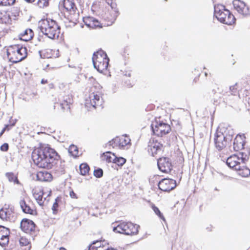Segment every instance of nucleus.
I'll list each match as a JSON object with an SVG mask.
<instances>
[{
    "label": "nucleus",
    "instance_id": "obj_21",
    "mask_svg": "<svg viewBox=\"0 0 250 250\" xmlns=\"http://www.w3.org/2000/svg\"><path fill=\"white\" fill-rule=\"evenodd\" d=\"M108 60H105L104 62H98L93 64L94 67L100 73H104V71H106L109 65Z\"/></svg>",
    "mask_w": 250,
    "mask_h": 250
},
{
    "label": "nucleus",
    "instance_id": "obj_29",
    "mask_svg": "<svg viewBox=\"0 0 250 250\" xmlns=\"http://www.w3.org/2000/svg\"><path fill=\"white\" fill-rule=\"evenodd\" d=\"M120 137H116L113 139L112 140L108 142L106 145V147H108L109 149L111 146L112 148L118 146L120 148Z\"/></svg>",
    "mask_w": 250,
    "mask_h": 250
},
{
    "label": "nucleus",
    "instance_id": "obj_17",
    "mask_svg": "<svg viewBox=\"0 0 250 250\" xmlns=\"http://www.w3.org/2000/svg\"><path fill=\"white\" fill-rule=\"evenodd\" d=\"M60 105L63 111H70V105L73 103V99L71 95H67L62 96L59 99Z\"/></svg>",
    "mask_w": 250,
    "mask_h": 250
},
{
    "label": "nucleus",
    "instance_id": "obj_52",
    "mask_svg": "<svg viewBox=\"0 0 250 250\" xmlns=\"http://www.w3.org/2000/svg\"><path fill=\"white\" fill-rule=\"evenodd\" d=\"M39 53L40 54V57H41V58H45V57L48 58V57H47V56H45V55H43V54H42V51H39Z\"/></svg>",
    "mask_w": 250,
    "mask_h": 250
},
{
    "label": "nucleus",
    "instance_id": "obj_56",
    "mask_svg": "<svg viewBox=\"0 0 250 250\" xmlns=\"http://www.w3.org/2000/svg\"><path fill=\"white\" fill-rule=\"evenodd\" d=\"M105 250H117L113 249V248H109V247H107Z\"/></svg>",
    "mask_w": 250,
    "mask_h": 250
},
{
    "label": "nucleus",
    "instance_id": "obj_59",
    "mask_svg": "<svg viewBox=\"0 0 250 250\" xmlns=\"http://www.w3.org/2000/svg\"><path fill=\"white\" fill-rule=\"evenodd\" d=\"M205 75L207 77L208 75V73L207 72L205 73Z\"/></svg>",
    "mask_w": 250,
    "mask_h": 250
},
{
    "label": "nucleus",
    "instance_id": "obj_20",
    "mask_svg": "<svg viewBox=\"0 0 250 250\" xmlns=\"http://www.w3.org/2000/svg\"><path fill=\"white\" fill-rule=\"evenodd\" d=\"M37 180L41 182H49L52 179L50 173L45 170L38 171L36 174Z\"/></svg>",
    "mask_w": 250,
    "mask_h": 250
},
{
    "label": "nucleus",
    "instance_id": "obj_1",
    "mask_svg": "<svg viewBox=\"0 0 250 250\" xmlns=\"http://www.w3.org/2000/svg\"><path fill=\"white\" fill-rule=\"evenodd\" d=\"M32 158L35 164L39 167L53 168L59 175L64 173V165L60 161V155L54 149L49 146L34 150L32 152Z\"/></svg>",
    "mask_w": 250,
    "mask_h": 250
},
{
    "label": "nucleus",
    "instance_id": "obj_45",
    "mask_svg": "<svg viewBox=\"0 0 250 250\" xmlns=\"http://www.w3.org/2000/svg\"><path fill=\"white\" fill-rule=\"evenodd\" d=\"M92 22H93V24L94 25V26H91L90 28H96L97 27H102L101 24L96 19L93 18V20H92Z\"/></svg>",
    "mask_w": 250,
    "mask_h": 250
},
{
    "label": "nucleus",
    "instance_id": "obj_5",
    "mask_svg": "<svg viewBox=\"0 0 250 250\" xmlns=\"http://www.w3.org/2000/svg\"><path fill=\"white\" fill-rule=\"evenodd\" d=\"M214 14L217 20L221 22L232 25L235 22V18L230 12L225 8V7L221 4H218L214 6Z\"/></svg>",
    "mask_w": 250,
    "mask_h": 250
},
{
    "label": "nucleus",
    "instance_id": "obj_19",
    "mask_svg": "<svg viewBox=\"0 0 250 250\" xmlns=\"http://www.w3.org/2000/svg\"><path fill=\"white\" fill-rule=\"evenodd\" d=\"M9 230L1 226H0V245L5 247L9 242Z\"/></svg>",
    "mask_w": 250,
    "mask_h": 250
},
{
    "label": "nucleus",
    "instance_id": "obj_22",
    "mask_svg": "<svg viewBox=\"0 0 250 250\" xmlns=\"http://www.w3.org/2000/svg\"><path fill=\"white\" fill-rule=\"evenodd\" d=\"M62 5L66 11L68 12H75L77 9L75 3L71 0H63Z\"/></svg>",
    "mask_w": 250,
    "mask_h": 250
},
{
    "label": "nucleus",
    "instance_id": "obj_13",
    "mask_svg": "<svg viewBox=\"0 0 250 250\" xmlns=\"http://www.w3.org/2000/svg\"><path fill=\"white\" fill-rule=\"evenodd\" d=\"M20 228L23 231L28 233L34 232L36 226L33 221L27 218H23L21 222Z\"/></svg>",
    "mask_w": 250,
    "mask_h": 250
},
{
    "label": "nucleus",
    "instance_id": "obj_16",
    "mask_svg": "<svg viewBox=\"0 0 250 250\" xmlns=\"http://www.w3.org/2000/svg\"><path fill=\"white\" fill-rule=\"evenodd\" d=\"M233 5L239 13L246 16L250 14L249 8L244 1L240 0H234Z\"/></svg>",
    "mask_w": 250,
    "mask_h": 250
},
{
    "label": "nucleus",
    "instance_id": "obj_49",
    "mask_svg": "<svg viewBox=\"0 0 250 250\" xmlns=\"http://www.w3.org/2000/svg\"><path fill=\"white\" fill-rule=\"evenodd\" d=\"M69 195L72 198H74V199L77 198L76 194L73 190H72L70 192Z\"/></svg>",
    "mask_w": 250,
    "mask_h": 250
},
{
    "label": "nucleus",
    "instance_id": "obj_9",
    "mask_svg": "<svg viewBox=\"0 0 250 250\" xmlns=\"http://www.w3.org/2000/svg\"><path fill=\"white\" fill-rule=\"evenodd\" d=\"M157 166L159 169L164 173H168L172 169L173 165L171 159L164 157L157 160Z\"/></svg>",
    "mask_w": 250,
    "mask_h": 250
},
{
    "label": "nucleus",
    "instance_id": "obj_31",
    "mask_svg": "<svg viewBox=\"0 0 250 250\" xmlns=\"http://www.w3.org/2000/svg\"><path fill=\"white\" fill-rule=\"evenodd\" d=\"M79 169L80 174L82 175H85L88 173L90 168L87 164L83 163L80 165Z\"/></svg>",
    "mask_w": 250,
    "mask_h": 250
},
{
    "label": "nucleus",
    "instance_id": "obj_12",
    "mask_svg": "<svg viewBox=\"0 0 250 250\" xmlns=\"http://www.w3.org/2000/svg\"><path fill=\"white\" fill-rule=\"evenodd\" d=\"M19 204L23 213L30 215L36 214V210L34 207L33 206L32 202L30 200L27 202L24 198H21Z\"/></svg>",
    "mask_w": 250,
    "mask_h": 250
},
{
    "label": "nucleus",
    "instance_id": "obj_10",
    "mask_svg": "<svg viewBox=\"0 0 250 250\" xmlns=\"http://www.w3.org/2000/svg\"><path fill=\"white\" fill-rule=\"evenodd\" d=\"M163 145L161 143L157 140L155 141L154 139L150 140L147 146V151L152 156L154 157L161 153L163 151Z\"/></svg>",
    "mask_w": 250,
    "mask_h": 250
},
{
    "label": "nucleus",
    "instance_id": "obj_58",
    "mask_svg": "<svg viewBox=\"0 0 250 250\" xmlns=\"http://www.w3.org/2000/svg\"><path fill=\"white\" fill-rule=\"evenodd\" d=\"M197 79H198V78H195L194 79V81L195 82H196Z\"/></svg>",
    "mask_w": 250,
    "mask_h": 250
},
{
    "label": "nucleus",
    "instance_id": "obj_35",
    "mask_svg": "<svg viewBox=\"0 0 250 250\" xmlns=\"http://www.w3.org/2000/svg\"><path fill=\"white\" fill-rule=\"evenodd\" d=\"M6 176L10 182H13L16 184L19 183L18 178L15 176L13 173L7 172L6 173Z\"/></svg>",
    "mask_w": 250,
    "mask_h": 250
},
{
    "label": "nucleus",
    "instance_id": "obj_15",
    "mask_svg": "<svg viewBox=\"0 0 250 250\" xmlns=\"http://www.w3.org/2000/svg\"><path fill=\"white\" fill-rule=\"evenodd\" d=\"M100 94L92 93L89 95V99L86 100L85 104L86 105L89 103L91 105L96 108L97 106H101L103 104V99Z\"/></svg>",
    "mask_w": 250,
    "mask_h": 250
},
{
    "label": "nucleus",
    "instance_id": "obj_30",
    "mask_svg": "<svg viewBox=\"0 0 250 250\" xmlns=\"http://www.w3.org/2000/svg\"><path fill=\"white\" fill-rule=\"evenodd\" d=\"M69 153L74 158H77L79 156V150L77 146L74 145L70 146L68 149Z\"/></svg>",
    "mask_w": 250,
    "mask_h": 250
},
{
    "label": "nucleus",
    "instance_id": "obj_6",
    "mask_svg": "<svg viewBox=\"0 0 250 250\" xmlns=\"http://www.w3.org/2000/svg\"><path fill=\"white\" fill-rule=\"evenodd\" d=\"M140 226L134 224L130 222H123L117 227L113 229V230L117 233L127 235H134L138 234Z\"/></svg>",
    "mask_w": 250,
    "mask_h": 250
},
{
    "label": "nucleus",
    "instance_id": "obj_50",
    "mask_svg": "<svg viewBox=\"0 0 250 250\" xmlns=\"http://www.w3.org/2000/svg\"><path fill=\"white\" fill-rule=\"evenodd\" d=\"M106 246H104V244L102 245V246H101V247H99L98 248H97V249H92V248L91 249V250H105L106 249Z\"/></svg>",
    "mask_w": 250,
    "mask_h": 250
},
{
    "label": "nucleus",
    "instance_id": "obj_60",
    "mask_svg": "<svg viewBox=\"0 0 250 250\" xmlns=\"http://www.w3.org/2000/svg\"><path fill=\"white\" fill-rule=\"evenodd\" d=\"M212 92H213L214 93H216V91H215L214 90H212Z\"/></svg>",
    "mask_w": 250,
    "mask_h": 250
},
{
    "label": "nucleus",
    "instance_id": "obj_25",
    "mask_svg": "<svg viewBox=\"0 0 250 250\" xmlns=\"http://www.w3.org/2000/svg\"><path fill=\"white\" fill-rule=\"evenodd\" d=\"M12 215L11 211L8 208H1L0 210V218L2 220L11 221L10 216Z\"/></svg>",
    "mask_w": 250,
    "mask_h": 250
},
{
    "label": "nucleus",
    "instance_id": "obj_18",
    "mask_svg": "<svg viewBox=\"0 0 250 250\" xmlns=\"http://www.w3.org/2000/svg\"><path fill=\"white\" fill-rule=\"evenodd\" d=\"M106 2L108 5L110 6L112 9V11L110 12L112 13L110 17H108L107 16L106 18L111 23H112L115 21L119 15V11L116 7L117 4L113 2V0H106Z\"/></svg>",
    "mask_w": 250,
    "mask_h": 250
},
{
    "label": "nucleus",
    "instance_id": "obj_7",
    "mask_svg": "<svg viewBox=\"0 0 250 250\" xmlns=\"http://www.w3.org/2000/svg\"><path fill=\"white\" fill-rule=\"evenodd\" d=\"M151 128L153 134L157 136H163L171 131L170 126L168 124L157 120L152 122Z\"/></svg>",
    "mask_w": 250,
    "mask_h": 250
},
{
    "label": "nucleus",
    "instance_id": "obj_32",
    "mask_svg": "<svg viewBox=\"0 0 250 250\" xmlns=\"http://www.w3.org/2000/svg\"><path fill=\"white\" fill-rule=\"evenodd\" d=\"M126 159L122 157H117L114 156V161L113 164H116L119 167L123 166L126 162Z\"/></svg>",
    "mask_w": 250,
    "mask_h": 250
},
{
    "label": "nucleus",
    "instance_id": "obj_27",
    "mask_svg": "<svg viewBox=\"0 0 250 250\" xmlns=\"http://www.w3.org/2000/svg\"><path fill=\"white\" fill-rule=\"evenodd\" d=\"M115 154L110 151H106L103 154L102 158L103 160H105L108 163L112 162L114 161Z\"/></svg>",
    "mask_w": 250,
    "mask_h": 250
},
{
    "label": "nucleus",
    "instance_id": "obj_44",
    "mask_svg": "<svg viewBox=\"0 0 250 250\" xmlns=\"http://www.w3.org/2000/svg\"><path fill=\"white\" fill-rule=\"evenodd\" d=\"M49 0H38V4L40 7H44L48 5Z\"/></svg>",
    "mask_w": 250,
    "mask_h": 250
},
{
    "label": "nucleus",
    "instance_id": "obj_39",
    "mask_svg": "<svg viewBox=\"0 0 250 250\" xmlns=\"http://www.w3.org/2000/svg\"><path fill=\"white\" fill-rule=\"evenodd\" d=\"M103 242V243H104ZM103 243H102L101 241H94L92 244L89 246V250H91V249H97V248L101 247L102 246V245Z\"/></svg>",
    "mask_w": 250,
    "mask_h": 250
},
{
    "label": "nucleus",
    "instance_id": "obj_24",
    "mask_svg": "<svg viewBox=\"0 0 250 250\" xmlns=\"http://www.w3.org/2000/svg\"><path fill=\"white\" fill-rule=\"evenodd\" d=\"M44 193L42 190L39 191H35L33 193V196L37 203L40 206H42L44 204V201L46 200V198L44 197L43 200V195Z\"/></svg>",
    "mask_w": 250,
    "mask_h": 250
},
{
    "label": "nucleus",
    "instance_id": "obj_11",
    "mask_svg": "<svg viewBox=\"0 0 250 250\" xmlns=\"http://www.w3.org/2000/svg\"><path fill=\"white\" fill-rule=\"evenodd\" d=\"M246 137L244 134L236 135L233 143V149L234 151L237 152L245 151L244 149H250L249 147H245Z\"/></svg>",
    "mask_w": 250,
    "mask_h": 250
},
{
    "label": "nucleus",
    "instance_id": "obj_40",
    "mask_svg": "<svg viewBox=\"0 0 250 250\" xmlns=\"http://www.w3.org/2000/svg\"><path fill=\"white\" fill-rule=\"evenodd\" d=\"M237 83H235L234 85L230 86L229 88V92L232 95H236L237 93Z\"/></svg>",
    "mask_w": 250,
    "mask_h": 250
},
{
    "label": "nucleus",
    "instance_id": "obj_54",
    "mask_svg": "<svg viewBox=\"0 0 250 250\" xmlns=\"http://www.w3.org/2000/svg\"><path fill=\"white\" fill-rule=\"evenodd\" d=\"M125 75L127 76V77H130L131 76V74L130 72H126L125 73Z\"/></svg>",
    "mask_w": 250,
    "mask_h": 250
},
{
    "label": "nucleus",
    "instance_id": "obj_36",
    "mask_svg": "<svg viewBox=\"0 0 250 250\" xmlns=\"http://www.w3.org/2000/svg\"><path fill=\"white\" fill-rule=\"evenodd\" d=\"M92 20H93V17H87L83 18V21L85 24L88 27L90 28L91 26H94L92 22Z\"/></svg>",
    "mask_w": 250,
    "mask_h": 250
},
{
    "label": "nucleus",
    "instance_id": "obj_4",
    "mask_svg": "<svg viewBox=\"0 0 250 250\" xmlns=\"http://www.w3.org/2000/svg\"><path fill=\"white\" fill-rule=\"evenodd\" d=\"M38 25L42 34L49 39L59 37L61 27L55 20L48 18L43 19L39 22Z\"/></svg>",
    "mask_w": 250,
    "mask_h": 250
},
{
    "label": "nucleus",
    "instance_id": "obj_42",
    "mask_svg": "<svg viewBox=\"0 0 250 250\" xmlns=\"http://www.w3.org/2000/svg\"><path fill=\"white\" fill-rule=\"evenodd\" d=\"M19 243L21 246H26L29 244V240L23 237H21L19 240Z\"/></svg>",
    "mask_w": 250,
    "mask_h": 250
},
{
    "label": "nucleus",
    "instance_id": "obj_51",
    "mask_svg": "<svg viewBox=\"0 0 250 250\" xmlns=\"http://www.w3.org/2000/svg\"><path fill=\"white\" fill-rule=\"evenodd\" d=\"M125 84H126V85L127 86H128V87H132V83L130 82V81H129V82H127V81L126 80V81H125Z\"/></svg>",
    "mask_w": 250,
    "mask_h": 250
},
{
    "label": "nucleus",
    "instance_id": "obj_37",
    "mask_svg": "<svg viewBox=\"0 0 250 250\" xmlns=\"http://www.w3.org/2000/svg\"><path fill=\"white\" fill-rule=\"evenodd\" d=\"M152 208L154 211V212L155 213V214L161 219H162L163 221H165L166 220H165V217H164L163 216V214L162 213H161V212L160 211V210H159V209L157 207H156L154 205H153L152 206Z\"/></svg>",
    "mask_w": 250,
    "mask_h": 250
},
{
    "label": "nucleus",
    "instance_id": "obj_55",
    "mask_svg": "<svg viewBox=\"0 0 250 250\" xmlns=\"http://www.w3.org/2000/svg\"><path fill=\"white\" fill-rule=\"evenodd\" d=\"M5 131V129H2L1 131L0 132V137H1L3 135V134L4 133V132Z\"/></svg>",
    "mask_w": 250,
    "mask_h": 250
},
{
    "label": "nucleus",
    "instance_id": "obj_41",
    "mask_svg": "<svg viewBox=\"0 0 250 250\" xmlns=\"http://www.w3.org/2000/svg\"><path fill=\"white\" fill-rule=\"evenodd\" d=\"M93 174L96 178H101L103 175V170L101 168H97L94 170Z\"/></svg>",
    "mask_w": 250,
    "mask_h": 250
},
{
    "label": "nucleus",
    "instance_id": "obj_23",
    "mask_svg": "<svg viewBox=\"0 0 250 250\" xmlns=\"http://www.w3.org/2000/svg\"><path fill=\"white\" fill-rule=\"evenodd\" d=\"M34 34L32 29H27L20 34V39L24 41H28L33 37Z\"/></svg>",
    "mask_w": 250,
    "mask_h": 250
},
{
    "label": "nucleus",
    "instance_id": "obj_8",
    "mask_svg": "<svg viewBox=\"0 0 250 250\" xmlns=\"http://www.w3.org/2000/svg\"><path fill=\"white\" fill-rule=\"evenodd\" d=\"M159 189L164 192H169L176 187L175 180L170 178H164L158 183Z\"/></svg>",
    "mask_w": 250,
    "mask_h": 250
},
{
    "label": "nucleus",
    "instance_id": "obj_43",
    "mask_svg": "<svg viewBox=\"0 0 250 250\" xmlns=\"http://www.w3.org/2000/svg\"><path fill=\"white\" fill-rule=\"evenodd\" d=\"M95 55L98 57H104L107 56L105 52H104V51H103L102 49H100V50H98L97 52H94L93 53V55Z\"/></svg>",
    "mask_w": 250,
    "mask_h": 250
},
{
    "label": "nucleus",
    "instance_id": "obj_34",
    "mask_svg": "<svg viewBox=\"0 0 250 250\" xmlns=\"http://www.w3.org/2000/svg\"><path fill=\"white\" fill-rule=\"evenodd\" d=\"M120 148H122L127 146L130 142V139L126 137H120Z\"/></svg>",
    "mask_w": 250,
    "mask_h": 250
},
{
    "label": "nucleus",
    "instance_id": "obj_57",
    "mask_svg": "<svg viewBox=\"0 0 250 250\" xmlns=\"http://www.w3.org/2000/svg\"><path fill=\"white\" fill-rule=\"evenodd\" d=\"M60 250H66L65 248L62 247L60 249Z\"/></svg>",
    "mask_w": 250,
    "mask_h": 250
},
{
    "label": "nucleus",
    "instance_id": "obj_33",
    "mask_svg": "<svg viewBox=\"0 0 250 250\" xmlns=\"http://www.w3.org/2000/svg\"><path fill=\"white\" fill-rule=\"evenodd\" d=\"M105 60H108L109 61V59L108 57V56L106 57H98L96 56L95 55H93L92 57V62L93 64H95V62L96 63H98L99 62H104Z\"/></svg>",
    "mask_w": 250,
    "mask_h": 250
},
{
    "label": "nucleus",
    "instance_id": "obj_28",
    "mask_svg": "<svg viewBox=\"0 0 250 250\" xmlns=\"http://www.w3.org/2000/svg\"><path fill=\"white\" fill-rule=\"evenodd\" d=\"M0 20L2 23L6 24L11 23L12 21L10 14L6 12H0Z\"/></svg>",
    "mask_w": 250,
    "mask_h": 250
},
{
    "label": "nucleus",
    "instance_id": "obj_26",
    "mask_svg": "<svg viewBox=\"0 0 250 250\" xmlns=\"http://www.w3.org/2000/svg\"><path fill=\"white\" fill-rule=\"evenodd\" d=\"M14 49L16 50L18 54L21 57H24V59L27 56V49L25 47L20 46L19 44L13 45Z\"/></svg>",
    "mask_w": 250,
    "mask_h": 250
},
{
    "label": "nucleus",
    "instance_id": "obj_48",
    "mask_svg": "<svg viewBox=\"0 0 250 250\" xmlns=\"http://www.w3.org/2000/svg\"><path fill=\"white\" fill-rule=\"evenodd\" d=\"M15 125V122L10 125H9V124L6 125H5L3 129H5V131L6 130L8 131L12 127L14 126Z\"/></svg>",
    "mask_w": 250,
    "mask_h": 250
},
{
    "label": "nucleus",
    "instance_id": "obj_47",
    "mask_svg": "<svg viewBox=\"0 0 250 250\" xmlns=\"http://www.w3.org/2000/svg\"><path fill=\"white\" fill-rule=\"evenodd\" d=\"M58 207V204L57 202V200H56L55 202L53 204V206L52 207V209L53 210V213H56L57 211V208Z\"/></svg>",
    "mask_w": 250,
    "mask_h": 250
},
{
    "label": "nucleus",
    "instance_id": "obj_3",
    "mask_svg": "<svg viewBox=\"0 0 250 250\" xmlns=\"http://www.w3.org/2000/svg\"><path fill=\"white\" fill-rule=\"evenodd\" d=\"M234 133L233 128L229 125H224L217 129L214 138L215 148L222 150L229 145Z\"/></svg>",
    "mask_w": 250,
    "mask_h": 250
},
{
    "label": "nucleus",
    "instance_id": "obj_53",
    "mask_svg": "<svg viewBox=\"0 0 250 250\" xmlns=\"http://www.w3.org/2000/svg\"><path fill=\"white\" fill-rule=\"evenodd\" d=\"M47 83V80L42 79L41 81V83H42V84H45V83Z\"/></svg>",
    "mask_w": 250,
    "mask_h": 250
},
{
    "label": "nucleus",
    "instance_id": "obj_14",
    "mask_svg": "<svg viewBox=\"0 0 250 250\" xmlns=\"http://www.w3.org/2000/svg\"><path fill=\"white\" fill-rule=\"evenodd\" d=\"M7 56L9 61L14 63L19 62L24 59V57H21L14 49L13 45H11L7 49Z\"/></svg>",
    "mask_w": 250,
    "mask_h": 250
},
{
    "label": "nucleus",
    "instance_id": "obj_38",
    "mask_svg": "<svg viewBox=\"0 0 250 250\" xmlns=\"http://www.w3.org/2000/svg\"><path fill=\"white\" fill-rule=\"evenodd\" d=\"M16 0H0V6H10L13 5Z\"/></svg>",
    "mask_w": 250,
    "mask_h": 250
},
{
    "label": "nucleus",
    "instance_id": "obj_2",
    "mask_svg": "<svg viewBox=\"0 0 250 250\" xmlns=\"http://www.w3.org/2000/svg\"><path fill=\"white\" fill-rule=\"evenodd\" d=\"M228 158L226 164L230 168L238 171V174L242 177H247L250 174V170L245 166L246 161L249 158L250 149H244Z\"/></svg>",
    "mask_w": 250,
    "mask_h": 250
},
{
    "label": "nucleus",
    "instance_id": "obj_46",
    "mask_svg": "<svg viewBox=\"0 0 250 250\" xmlns=\"http://www.w3.org/2000/svg\"><path fill=\"white\" fill-rule=\"evenodd\" d=\"M9 149V145L7 143H4L0 147V149L2 151L6 152Z\"/></svg>",
    "mask_w": 250,
    "mask_h": 250
}]
</instances>
